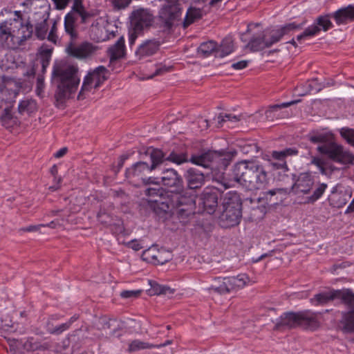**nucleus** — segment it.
I'll return each instance as SVG.
<instances>
[{
	"instance_id": "nucleus-27",
	"label": "nucleus",
	"mask_w": 354,
	"mask_h": 354,
	"mask_svg": "<svg viewBox=\"0 0 354 354\" xmlns=\"http://www.w3.org/2000/svg\"><path fill=\"white\" fill-rule=\"evenodd\" d=\"M12 22L13 23L14 28H17L20 26V28L17 30V35L22 46L27 39L32 37L33 34V26L28 21H27L26 24H23L22 22L18 19H12Z\"/></svg>"
},
{
	"instance_id": "nucleus-28",
	"label": "nucleus",
	"mask_w": 354,
	"mask_h": 354,
	"mask_svg": "<svg viewBox=\"0 0 354 354\" xmlns=\"http://www.w3.org/2000/svg\"><path fill=\"white\" fill-rule=\"evenodd\" d=\"M111 62L122 58L125 55L124 38L120 37L118 41L109 48Z\"/></svg>"
},
{
	"instance_id": "nucleus-52",
	"label": "nucleus",
	"mask_w": 354,
	"mask_h": 354,
	"mask_svg": "<svg viewBox=\"0 0 354 354\" xmlns=\"http://www.w3.org/2000/svg\"><path fill=\"white\" fill-rule=\"evenodd\" d=\"M241 151L245 154L253 155L259 152V147L255 143L245 145L241 147Z\"/></svg>"
},
{
	"instance_id": "nucleus-21",
	"label": "nucleus",
	"mask_w": 354,
	"mask_h": 354,
	"mask_svg": "<svg viewBox=\"0 0 354 354\" xmlns=\"http://www.w3.org/2000/svg\"><path fill=\"white\" fill-rule=\"evenodd\" d=\"M187 187L189 189H197L201 188L205 183L204 174L196 169L190 168L187 170L185 174Z\"/></svg>"
},
{
	"instance_id": "nucleus-43",
	"label": "nucleus",
	"mask_w": 354,
	"mask_h": 354,
	"mask_svg": "<svg viewBox=\"0 0 354 354\" xmlns=\"http://www.w3.org/2000/svg\"><path fill=\"white\" fill-rule=\"evenodd\" d=\"M15 30L14 26L12 27L8 39L6 41L3 47L9 49H17L21 46L18 36L15 34Z\"/></svg>"
},
{
	"instance_id": "nucleus-4",
	"label": "nucleus",
	"mask_w": 354,
	"mask_h": 354,
	"mask_svg": "<svg viewBox=\"0 0 354 354\" xmlns=\"http://www.w3.org/2000/svg\"><path fill=\"white\" fill-rule=\"evenodd\" d=\"M146 156L149 158V162L138 161L127 169L125 176L131 183L141 181L145 185L154 183L155 178L147 177L153 171L158 169L163 160L162 151L159 149L151 148L146 151Z\"/></svg>"
},
{
	"instance_id": "nucleus-25",
	"label": "nucleus",
	"mask_w": 354,
	"mask_h": 354,
	"mask_svg": "<svg viewBox=\"0 0 354 354\" xmlns=\"http://www.w3.org/2000/svg\"><path fill=\"white\" fill-rule=\"evenodd\" d=\"M251 205L249 207V219L252 221H259L261 220L266 212L267 207L264 204H260L261 198L257 201L250 199Z\"/></svg>"
},
{
	"instance_id": "nucleus-42",
	"label": "nucleus",
	"mask_w": 354,
	"mask_h": 354,
	"mask_svg": "<svg viewBox=\"0 0 354 354\" xmlns=\"http://www.w3.org/2000/svg\"><path fill=\"white\" fill-rule=\"evenodd\" d=\"M155 347L156 346L153 344H151L148 342H142L139 339H135L129 343L127 351L129 353H133L140 350L149 349Z\"/></svg>"
},
{
	"instance_id": "nucleus-45",
	"label": "nucleus",
	"mask_w": 354,
	"mask_h": 354,
	"mask_svg": "<svg viewBox=\"0 0 354 354\" xmlns=\"http://www.w3.org/2000/svg\"><path fill=\"white\" fill-rule=\"evenodd\" d=\"M53 318L54 316H52L47 322V330L50 334L59 335L69 328L70 323H64L60 324L59 326L54 327L53 324L51 323V320L53 319Z\"/></svg>"
},
{
	"instance_id": "nucleus-58",
	"label": "nucleus",
	"mask_w": 354,
	"mask_h": 354,
	"mask_svg": "<svg viewBox=\"0 0 354 354\" xmlns=\"http://www.w3.org/2000/svg\"><path fill=\"white\" fill-rule=\"evenodd\" d=\"M218 118L219 123H221V122H225V121L237 122V121L240 120V118L239 116L232 115V114H225V115L220 114Z\"/></svg>"
},
{
	"instance_id": "nucleus-30",
	"label": "nucleus",
	"mask_w": 354,
	"mask_h": 354,
	"mask_svg": "<svg viewBox=\"0 0 354 354\" xmlns=\"http://www.w3.org/2000/svg\"><path fill=\"white\" fill-rule=\"evenodd\" d=\"M337 299L341 300L342 304L349 310L354 309V292L350 288L336 290Z\"/></svg>"
},
{
	"instance_id": "nucleus-1",
	"label": "nucleus",
	"mask_w": 354,
	"mask_h": 354,
	"mask_svg": "<svg viewBox=\"0 0 354 354\" xmlns=\"http://www.w3.org/2000/svg\"><path fill=\"white\" fill-rule=\"evenodd\" d=\"M162 184L169 189L167 192V201L175 203L178 206L179 218H186L194 214L195 196L189 194L185 189L182 176L174 169H166L160 177Z\"/></svg>"
},
{
	"instance_id": "nucleus-33",
	"label": "nucleus",
	"mask_w": 354,
	"mask_h": 354,
	"mask_svg": "<svg viewBox=\"0 0 354 354\" xmlns=\"http://www.w3.org/2000/svg\"><path fill=\"white\" fill-rule=\"evenodd\" d=\"M308 140L312 143H321L317 147H324L335 142V138L331 133H317L309 136Z\"/></svg>"
},
{
	"instance_id": "nucleus-60",
	"label": "nucleus",
	"mask_w": 354,
	"mask_h": 354,
	"mask_svg": "<svg viewBox=\"0 0 354 354\" xmlns=\"http://www.w3.org/2000/svg\"><path fill=\"white\" fill-rule=\"evenodd\" d=\"M127 245L135 251H138L144 248V246L137 240H132L127 243Z\"/></svg>"
},
{
	"instance_id": "nucleus-34",
	"label": "nucleus",
	"mask_w": 354,
	"mask_h": 354,
	"mask_svg": "<svg viewBox=\"0 0 354 354\" xmlns=\"http://www.w3.org/2000/svg\"><path fill=\"white\" fill-rule=\"evenodd\" d=\"M233 50L232 39L230 37H225L218 46L216 44V57H224L230 54Z\"/></svg>"
},
{
	"instance_id": "nucleus-62",
	"label": "nucleus",
	"mask_w": 354,
	"mask_h": 354,
	"mask_svg": "<svg viewBox=\"0 0 354 354\" xmlns=\"http://www.w3.org/2000/svg\"><path fill=\"white\" fill-rule=\"evenodd\" d=\"M170 67H166L165 66H160L157 68L154 72V73L149 77V78H152L154 76L161 75L170 70Z\"/></svg>"
},
{
	"instance_id": "nucleus-14",
	"label": "nucleus",
	"mask_w": 354,
	"mask_h": 354,
	"mask_svg": "<svg viewBox=\"0 0 354 354\" xmlns=\"http://www.w3.org/2000/svg\"><path fill=\"white\" fill-rule=\"evenodd\" d=\"M94 17L93 12L86 10L85 8L79 10H71L64 17L65 32L70 35L72 40L77 37V19L80 18V23L87 24Z\"/></svg>"
},
{
	"instance_id": "nucleus-49",
	"label": "nucleus",
	"mask_w": 354,
	"mask_h": 354,
	"mask_svg": "<svg viewBox=\"0 0 354 354\" xmlns=\"http://www.w3.org/2000/svg\"><path fill=\"white\" fill-rule=\"evenodd\" d=\"M340 134L348 144L354 147V129L342 128L340 131Z\"/></svg>"
},
{
	"instance_id": "nucleus-47",
	"label": "nucleus",
	"mask_w": 354,
	"mask_h": 354,
	"mask_svg": "<svg viewBox=\"0 0 354 354\" xmlns=\"http://www.w3.org/2000/svg\"><path fill=\"white\" fill-rule=\"evenodd\" d=\"M290 193V189L288 188H274L272 189H270L268 192H266L263 193V198H265L267 201L269 200L270 201H272V197L279 194L281 196H284Z\"/></svg>"
},
{
	"instance_id": "nucleus-7",
	"label": "nucleus",
	"mask_w": 354,
	"mask_h": 354,
	"mask_svg": "<svg viewBox=\"0 0 354 354\" xmlns=\"http://www.w3.org/2000/svg\"><path fill=\"white\" fill-rule=\"evenodd\" d=\"M212 180L217 186L205 188L200 196V205H202L203 210L209 214H213L218 207L219 192L232 186V180L226 178L223 173L213 174Z\"/></svg>"
},
{
	"instance_id": "nucleus-31",
	"label": "nucleus",
	"mask_w": 354,
	"mask_h": 354,
	"mask_svg": "<svg viewBox=\"0 0 354 354\" xmlns=\"http://www.w3.org/2000/svg\"><path fill=\"white\" fill-rule=\"evenodd\" d=\"M247 47L252 52L262 50L266 48H268L265 33L261 32L257 35H254L248 44Z\"/></svg>"
},
{
	"instance_id": "nucleus-50",
	"label": "nucleus",
	"mask_w": 354,
	"mask_h": 354,
	"mask_svg": "<svg viewBox=\"0 0 354 354\" xmlns=\"http://www.w3.org/2000/svg\"><path fill=\"white\" fill-rule=\"evenodd\" d=\"M44 77L43 75H39L37 78L35 92L41 97L44 96Z\"/></svg>"
},
{
	"instance_id": "nucleus-56",
	"label": "nucleus",
	"mask_w": 354,
	"mask_h": 354,
	"mask_svg": "<svg viewBox=\"0 0 354 354\" xmlns=\"http://www.w3.org/2000/svg\"><path fill=\"white\" fill-rule=\"evenodd\" d=\"M223 0H201V3H203V6L209 10L212 8H218L221 6Z\"/></svg>"
},
{
	"instance_id": "nucleus-11",
	"label": "nucleus",
	"mask_w": 354,
	"mask_h": 354,
	"mask_svg": "<svg viewBox=\"0 0 354 354\" xmlns=\"http://www.w3.org/2000/svg\"><path fill=\"white\" fill-rule=\"evenodd\" d=\"M317 151L329 160L343 165L354 164V154L335 141L324 147H317Z\"/></svg>"
},
{
	"instance_id": "nucleus-9",
	"label": "nucleus",
	"mask_w": 354,
	"mask_h": 354,
	"mask_svg": "<svg viewBox=\"0 0 354 354\" xmlns=\"http://www.w3.org/2000/svg\"><path fill=\"white\" fill-rule=\"evenodd\" d=\"M236 154V150L230 151L208 150L200 155L192 156L190 162L205 168L209 167L212 163H216L218 166L225 168Z\"/></svg>"
},
{
	"instance_id": "nucleus-55",
	"label": "nucleus",
	"mask_w": 354,
	"mask_h": 354,
	"mask_svg": "<svg viewBox=\"0 0 354 354\" xmlns=\"http://www.w3.org/2000/svg\"><path fill=\"white\" fill-rule=\"evenodd\" d=\"M337 196H338L339 200L337 201H334L333 199H331L330 204L335 207L341 208L346 203V195L345 194H339Z\"/></svg>"
},
{
	"instance_id": "nucleus-23",
	"label": "nucleus",
	"mask_w": 354,
	"mask_h": 354,
	"mask_svg": "<svg viewBox=\"0 0 354 354\" xmlns=\"http://www.w3.org/2000/svg\"><path fill=\"white\" fill-rule=\"evenodd\" d=\"M330 15L337 25L346 24L354 20V6L340 8Z\"/></svg>"
},
{
	"instance_id": "nucleus-2",
	"label": "nucleus",
	"mask_w": 354,
	"mask_h": 354,
	"mask_svg": "<svg viewBox=\"0 0 354 354\" xmlns=\"http://www.w3.org/2000/svg\"><path fill=\"white\" fill-rule=\"evenodd\" d=\"M234 181L249 190L266 189L270 186L271 178L265 167L252 161H241L232 169Z\"/></svg>"
},
{
	"instance_id": "nucleus-22",
	"label": "nucleus",
	"mask_w": 354,
	"mask_h": 354,
	"mask_svg": "<svg viewBox=\"0 0 354 354\" xmlns=\"http://www.w3.org/2000/svg\"><path fill=\"white\" fill-rule=\"evenodd\" d=\"M160 43L156 39H147L140 45L136 51V56L139 59L151 56L159 49Z\"/></svg>"
},
{
	"instance_id": "nucleus-8",
	"label": "nucleus",
	"mask_w": 354,
	"mask_h": 354,
	"mask_svg": "<svg viewBox=\"0 0 354 354\" xmlns=\"http://www.w3.org/2000/svg\"><path fill=\"white\" fill-rule=\"evenodd\" d=\"M154 183L156 187H148L145 190V195L151 198L149 202L153 212L158 215L175 213L178 215L176 203L167 201V192L155 182Z\"/></svg>"
},
{
	"instance_id": "nucleus-18",
	"label": "nucleus",
	"mask_w": 354,
	"mask_h": 354,
	"mask_svg": "<svg viewBox=\"0 0 354 354\" xmlns=\"http://www.w3.org/2000/svg\"><path fill=\"white\" fill-rule=\"evenodd\" d=\"M201 0H195L187 9L185 17L183 21V27L187 28L196 20H198L206 15L209 10L205 7L200 6Z\"/></svg>"
},
{
	"instance_id": "nucleus-29",
	"label": "nucleus",
	"mask_w": 354,
	"mask_h": 354,
	"mask_svg": "<svg viewBox=\"0 0 354 354\" xmlns=\"http://www.w3.org/2000/svg\"><path fill=\"white\" fill-rule=\"evenodd\" d=\"M163 160L162 163L165 161H169L170 162L176 164L178 165H182L185 162L190 161L188 158V155L185 151H180L179 150H172L168 156L162 151Z\"/></svg>"
},
{
	"instance_id": "nucleus-20",
	"label": "nucleus",
	"mask_w": 354,
	"mask_h": 354,
	"mask_svg": "<svg viewBox=\"0 0 354 354\" xmlns=\"http://www.w3.org/2000/svg\"><path fill=\"white\" fill-rule=\"evenodd\" d=\"M314 180L311 176L308 174H301L297 181L291 186L290 192L294 190L297 194H308L314 186Z\"/></svg>"
},
{
	"instance_id": "nucleus-5",
	"label": "nucleus",
	"mask_w": 354,
	"mask_h": 354,
	"mask_svg": "<svg viewBox=\"0 0 354 354\" xmlns=\"http://www.w3.org/2000/svg\"><path fill=\"white\" fill-rule=\"evenodd\" d=\"M223 211L219 217L223 227L238 225L242 218V200L236 192H227L222 201Z\"/></svg>"
},
{
	"instance_id": "nucleus-3",
	"label": "nucleus",
	"mask_w": 354,
	"mask_h": 354,
	"mask_svg": "<svg viewBox=\"0 0 354 354\" xmlns=\"http://www.w3.org/2000/svg\"><path fill=\"white\" fill-rule=\"evenodd\" d=\"M52 75L57 84L55 98V105L58 106L63 104L77 91L80 84L77 68L74 66L55 65Z\"/></svg>"
},
{
	"instance_id": "nucleus-36",
	"label": "nucleus",
	"mask_w": 354,
	"mask_h": 354,
	"mask_svg": "<svg viewBox=\"0 0 354 354\" xmlns=\"http://www.w3.org/2000/svg\"><path fill=\"white\" fill-rule=\"evenodd\" d=\"M37 109V102L32 99L24 100L19 102L18 106V111L21 115L32 113L35 112Z\"/></svg>"
},
{
	"instance_id": "nucleus-41",
	"label": "nucleus",
	"mask_w": 354,
	"mask_h": 354,
	"mask_svg": "<svg viewBox=\"0 0 354 354\" xmlns=\"http://www.w3.org/2000/svg\"><path fill=\"white\" fill-rule=\"evenodd\" d=\"M314 185L315 189L313 193L308 197V202L312 203L319 200L328 187V185L326 183L320 182H317L314 184Z\"/></svg>"
},
{
	"instance_id": "nucleus-16",
	"label": "nucleus",
	"mask_w": 354,
	"mask_h": 354,
	"mask_svg": "<svg viewBox=\"0 0 354 354\" xmlns=\"http://www.w3.org/2000/svg\"><path fill=\"white\" fill-rule=\"evenodd\" d=\"M29 6L30 10H35L28 19V21L33 25L44 23L49 19L50 5L46 0H26L22 3Z\"/></svg>"
},
{
	"instance_id": "nucleus-26",
	"label": "nucleus",
	"mask_w": 354,
	"mask_h": 354,
	"mask_svg": "<svg viewBox=\"0 0 354 354\" xmlns=\"http://www.w3.org/2000/svg\"><path fill=\"white\" fill-rule=\"evenodd\" d=\"M339 327L344 333H354V309L341 313Z\"/></svg>"
},
{
	"instance_id": "nucleus-24",
	"label": "nucleus",
	"mask_w": 354,
	"mask_h": 354,
	"mask_svg": "<svg viewBox=\"0 0 354 354\" xmlns=\"http://www.w3.org/2000/svg\"><path fill=\"white\" fill-rule=\"evenodd\" d=\"M301 26L298 25L293 23H290L286 24L280 29L272 30L271 32L270 39H266V42L268 48H270L272 44L278 42L281 40V39L285 35H287L290 31L293 30L295 29H301Z\"/></svg>"
},
{
	"instance_id": "nucleus-51",
	"label": "nucleus",
	"mask_w": 354,
	"mask_h": 354,
	"mask_svg": "<svg viewBox=\"0 0 354 354\" xmlns=\"http://www.w3.org/2000/svg\"><path fill=\"white\" fill-rule=\"evenodd\" d=\"M164 250H158L156 251V254L155 257V260L153 261V263H160L164 264L165 263L169 261L171 259V254H168L167 257H164L165 254Z\"/></svg>"
},
{
	"instance_id": "nucleus-37",
	"label": "nucleus",
	"mask_w": 354,
	"mask_h": 354,
	"mask_svg": "<svg viewBox=\"0 0 354 354\" xmlns=\"http://www.w3.org/2000/svg\"><path fill=\"white\" fill-rule=\"evenodd\" d=\"M52 52V48H47L44 46H42L41 48V50L39 53V62L41 67V71L42 73V75L45 73L46 68L50 64Z\"/></svg>"
},
{
	"instance_id": "nucleus-38",
	"label": "nucleus",
	"mask_w": 354,
	"mask_h": 354,
	"mask_svg": "<svg viewBox=\"0 0 354 354\" xmlns=\"http://www.w3.org/2000/svg\"><path fill=\"white\" fill-rule=\"evenodd\" d=\"M216 43L209 41L202 43L198 48V53L203 57H207L211 55L216 57Z\"/></svg>"
},
{
	"instance_id": "nucleus-61",
	"label": "nucleus",
	"mask_w": 354,
	"mask_h": 354,
	"mask_svg": "<svg viewBox=\"0 0 354 354\" xmlns=\"http://www.w3.org/2000/svg\"><path fill=\"white\" fill-rule=\"evenodd\" d=\"M12 118V115L11 113V110L10 108L7 107L5 108L3 110V113L2 115L1 116V120L2 122H6Z\"/></svg>"
},
{
	"instance_id": "nucleus-10",
	"label": "nucleus",
	"mask_w": 354,
	"mask_h": 354,
	"mask_svg": "<svg viewBox=\"0 0 354 354\" xmlns=\"http://www.w3.org/2000/svg\"><path fill=\"white\" fill-rule=\"evenodd\" d=\"M153 20V15L145 9H139L131 13L129 28V40L131 45L134 44L140 35L152 26Z\"/></svg>"
},
{
	"instance_id": "nucleus-54",
	"label": "nucleus",
	"mask_w": 354,
	"mask_h": 354,
	"mask_svg": "<svg viewBox=\"0 0 354 354\" xmlns=\"http://www.w3.org/2000/svg\"><path fill=\"white\" fill-rule=\"evenodd\" d=\"M317 80L313 79L311 82H315V84H313L311 83H307L306 85L302 86L303 87H306L305 90L302 92L299 93V95L304 96L309 93L311 91L315 89L317 91V88H318L319 83L317 82Z\"/></svg>"
},
{
	"instance_id": "nucleus-32",
	"label": "nucleus",
	"mask_w": 354,
	"mask_h": 354,
	"mask_svg": "<svg viewBox=\"0 0 354 354\" xmlns=\"http://www.w3.org/2000/svg\"><path fill=\"white\" fill-rule=\"evenodd\" d=\"M335 299H337L336 290H332L328 292H323L315 295L313 298L310 299V301L315 306H322Z\"/></svg>"
},
{
	"instance_id": "nucleus-44",
	"label": "nucleus",
	"mask_w": 354,
	"mask_h": 354,
	"mask_svg": "<svg viewBox=\"0 0 354 354\" xmlns=\"http://www.w3.org/2000/svg\"><path fill=\"white\" fill-rule=\"evenodd\" d=\"M10 21V22L4 21L0 25V42L3 47L13 26L12 20Z\"/></svg>"
},
{
	"instance_id": "nucleus-12",
	"label": "nucleus",
	"mask_w": 354,
	"mask_h": 354,
	"mask_svg": "<svg viewBox=\"0 0 354 354\" xmlns=\"http://www.w3.org/2000/svg\"><path fill=\"white\" fill-rule=\"evenodd\" d=\"M165 5L159 11L160 28L163 31L169 32L174 22L179 19L182 14L181 5L178 0H165Z\"/></svg>"
},
{
	"instance_id": "nucleus-63",
	"label": "nucleus",
	"mask_w": 354,
	"mask_h": 354,
	"mask_svg": "<svg viewBox=\"0 0 354 354\" xmlns=\"http://www.w3.org/2000/svg\"><path fill=\"white\" fill-rule=\"evenodd\" d=\"M248 61L247 60H241L238 62L234 63L232 64V67L235 70H241L245 68L248 66Z\"/></svg>"
},
{
	"instance_id": "nucleus-17",
	"label": "nucleus",
	"mask_w": 354,
	"mask_h": 354,
	"mask_svg": "<svg viewBox=\"0 0 354 354\" xmlns=\"http://www.w3.org/2000/svg\"><path fill=\"white\" fill-rule=\"evenodd\" d=\"M331 19L330 13L319 16L315 20L313 24L308 26L301 34L297 37V39L300 41L307 37H313L322 30L324 32L328 31L333 27Z\"/></svg>"
},
{
	"instance_id": "nucleus-40",
	"label": "nucleus",
	"mask_w": 354,
	"mask_h": 354,
	"mask_svg": "<svg viewBox=\"0 0 354 354\" xmlns=\"http://www.w3.org/2000/svg\"><path fill=\"white\" fill-rule=\"evenodd\" d=\"M149 284L151 288L148 290L150 295H171L173 294V290L168 286H161L154 281H150Z\"/></svg>"
},
{
	"instance_id": "nucleus-57",
	"label": "nucleus",
	"mask_w": 354,
	"mask_h": 354,
	"mask_svg": "<svg viewBox=\"0 0 354 354\" xmlns=\"http://www.w3.org/2000/svg\"><path fill=\"white\" fill-rule=\"evenodd\" d=\"M140 290H123L120 293V296L122 298L129 299V298H137L140 296L141 293Z\"/></svg>"
},
{
	"instance_id": "nucleus-64",
	"label": "nucleus",
	"mask_w": 354,
	"mask_h": 354,
	"mask_svg": "<svg viewBox=\"0 0 354 354\" xmlns=\"http://www.w3.org/2000/svg\"><path fill=\"white\" fill-rule=\"evenodd\" d=\"M55 6V8L57 10L64 9L68 4L66 0H52Z\"/></svg>"
},
{
	"instance_id": "nucleus-53",
	"label": "nucleus",
	"mask_w": 354,
	"mask_h": 354,
	"mask_svg": "<svg viewBox=\"0 0 354 354\" xmlns=\"http://www.w3.org/2000/svg\"><path fill=\"white\" fill-rule=\"evenodd\" d=\"M156 254V251L155 249L149 248L147 250H145L142 254V258L143 260L151 262L153 263V261L155 260V257Z\"/></svg>"
},
{
	"instance_id": "nucleus-6",
	"label": "nucleus",
	"mask_w": 354,
	"mask_h": 354,
	"mask_svg": "<svg viewBox=\"0 0 354 354\" xmlns=\"http://www.w3.org/2000/svg\"><path fill=\"white\" fill-rule=\"evenodd\" d=\"M297 326L310 330L317 329L319 326L317 314L310 310L286 313L277 320L274 328L280 330L283 327L290 328Z\"/></svg>"
},
{
	"instance_id": "nucleus-19",
	"label": "nucleus",
	"mask_w": 354,
	"mask_h": 354,
	"mask_svg": "<svg viewBox=\"0 0 354 354\" xmlns=\"http://www.w3.org/2000/svg\"><path fill=\"white\" fill-rule=\"evenodd\" d=\"M91 44L84 42L80 45L75 46L71 43L66 48L67 53L69 55L77 58L84 59L91 56L95 50Z\"/></svg>"
},
{
	"instance_id": "nucleus-15",
	"label": "nucleus",
	"mask_w": 354,
	"mask_h": 354,
	"mask_svg": "<svg viewBox=\"0 0 354 354\" xmlns=\"http://www.w3.org/2000/svg\"><path fill=\"white\" fill-rule=\"evenodd\" d=\"M107 72V69L103 66H100L93 71L89 72L84 77L77 99H84L86 92L91 91L92 88H97L100 86V85L107 80V77L106 76Z\"/></svg>"
},
{
	"instance_id": "nucleus-39",
	"label": "nucleus",
	"mask_w": 354,
	"mask_h": 354,
	"mask_svg": "<svg viewBox=\"0 0 354 354\" xmlns=\"http://www.w3.org/2000/svg\"><path fill=\"white\" fill-rule=\"evenodd\" d=\"M24 348L28 351L37 350H47L50 348V344L47 342L41 344L37 339L29 337L24 344Z\"/></svg>"
},
{
	"instance_id": "nucleus-13",
	"label": "nucleus",
	"mask_w": 354,
	"mask_h": 354,
	"mask_svg": "<svg viewBox=\"0 0 354 354\" xmlns=\"http://www.w3.org/2000/svg\"><path fill=\"white\" fill-rule=\"evenodd\" d=\"M214 284L211 289L220 294H226L243 288L249 281L245 274H240L236 277H216L214 279Z\"/></svg>"
},
{
	"instance_id": "nucleus-59",
	"label": "nucleus",
	"mask_w": 354,
	"mask_h": 354,
	"mask_svg": "<svg viewBox=\"0 0 354 354\" xmlns=\"http://www.w3.org/2000/svg\"><path fill=\"white\" fill-rule=\"evenodd\" d=\"M112 3L115 8L120 10L127 7L131 3V0H113Z\"/></svg>"
},
{
	"instance_id": "nucleus-46",
	"label": "nucleus",
	"mask_w": 354,
	"mask_h": 354,
	"mask_svg": "<svg viewBox=\"0 0 354 354\" xmlns=\"http://www.w3.org/2000/svg\"><path fill=\"white\" fill-rule=\"evenodd\" d=\"M35 27V35L37 39L43 40L46 38L48 30L47 21L33 25Z\"/></svg>"
},
{
	"instance_id": "nucleus-35",
	"label": "nucleus",
	"mask_w": 354,
	"mask_h": 354,
	"mask_svg": "<svg viewBox=\"0 0 354 354\" xmlns=\"http://www.w3.org/2000/svg\"><path fill=\"white\" fill-rule=\"evenodd\" d=\"M97 219L102 224L106 226L117 225L118 232H120L123 230L122 226L120 225L121 221L118 219H114L109 214L104 211H100L97 214Z\"/></svg>"
},
{
	"instance_id": "nucleus-48",
	"label": "nucleus",
	"mask_w": 354,
	"mask_h": 354,
	"mask_svg": "<svg viewBox=\"0 0 354 354\" xmlns=\"http://www.w3.org/2000/svg\"><path fill=\"white\" fill-rule=\"evenodd\" d=\"M299 102H300V100H292V101L288 102H283L281 104H274V105L270 106L268 110H267L266 112V116L270 117V114L272 112L278 111L279 109H281L283 108L288 107L291 105L298 103Z\"/></svg>"
}]
</instances>
